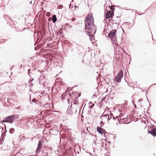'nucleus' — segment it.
<instances>
[{
	"label": "nucleus",
	"mask_w": 156,
	"mask_h": 156,
	"mask_svg": "<svg viewBox=\"0 0 156 156\" xmlns=\"http://www.w3.org/2000/svg\"><path fill=\"white\" fill-rule=\"evenodd\" d=\"M86 33L90 36H92L96 31L95 25H85Z\"/></svg>",
	"instance_id": "1"
},
{
	"label": "nucleus",
	"mask_w": 156,
	"mask_h": 156,
	"mask_svg": "<svg viewBox=\"0 0 156 156\" xmlns=\"http://www.w3.org/2000/svg\"><path fill=\"white\" fill-rule=\"evenodd\" d=\"M85 25H94V18L91 13L88 14L85 18Z\"/></svg>",
	"instance_id": "2"
},
{
	"label": "nucleus",
	"mask_w": 156,
	"mask_h": 156,
	"mask_svg": "<svg viewBox=\"0 0 156 156\" xmlns=\"http://www.w3.org/2000/svg\"><path fill=\"white\" fill-rule=\"evenodd\" d=\"M17 116H18V115H16L9 116L5 118L4 119V120L2 121V122L12 123L13 122L15 117L18 118Z\"/></svg>",
	"instance_id": "3"
},
{
	"label": "nucleus",
	"mask_w": 156,
	"mask_h": 156,
	"mask_svg": "<svg viewBox=\"0 0 156 156\" xmlns=\"http://www.w3.org/2000/svg\"><path fill=\"white\" fill-rule=\"evenodd\" d=\"M123 74L122 71H121L117 75L115 78V80L119 83L121 81L122 78L123 76Z\"/></svg>",
	"instance_id": "4"
},
{
	"label": "nucleus",
	"mask_w": 156,
	"mask_h": 156,
	"mask_svg": "<svg viewBox=\"0 0 156 156\" xmlns=\"http://www.w3.org/2000/svg\"><path fill=\"white\" fill-rule=\"evenodd\" d=\"M126 115H125L124 114H120L119 115V116H116V117L115 118L114 117H113V118L114 119H117L121 120H124L125 119H126Z\"/></svg>",
	"instance_id": "5"
},
{
	"label": "nucleus",
	"mask_w": 156,
	"mask_h": 156,
	"mask_svg": "<svg viewBox=\"0 0 156 156\" xmlns=\"http://www.w3.org/2000/svg\"><path fill=\"white\" fill-rule=\"evenodd\" d=\"M116 30H113L111 31L109 34L108 37H109L112 39L116 36Z\"/></svg>",
	"instance_id": "6"
},
{
	"label": "nucleus",
	"mask_w": 156,
	"mask_h": 156,
	"mask_svg": "<svg viewBox=\"0 0 156 156\" xmlns=\"http://www.w3.org/2000/svg\"><path fill=\"white\" fill-rule=\"evenodd\" d=\"M114 15V12L112 11H108L106 14V18H109L112 17Z\"/></svg>",
	"instance_id": "7"
},
{
	"label": "nucleus",
	"mask_w": 156,
	"mask_h": 156,
	"mask_svg": "<svg viewBox=\"0 0 156 156\" xmlns=\"http://www.w3.org/2000/svg\"><path fill=\"white\" fill-rule=\"evenodd\" d=\"M97 131L100 133L101 135L103 134H105V130L103 129L102 128L99 127H98L97 128Z\"/></svg>",
	"instance_id": "8"
},
{
	"label": "nucleus",
	"mask_w": 156,
	"mask_h": 156,
	"mask_svg": "<svg viewBox=\"0 0 156 156\" xmlns=\"http://www.w3.org/2000/svg\"><path fill=\"white\" fill-rule=\"evenodd\" d=\"M42 143L40 140L38 144L37 147L36 151L37 153H38L40 152V150L42 148Z\"/></svg>",
	"instance_id": "9"
},
{
	"label": "nucleus",
	"mask_w": 156,
	"mask_h": 156,
	"mask_svg": "<svg viewBox=\"0 0 156 156\" xmlns=\"http://www.w3.org/2000/svg\"><path fill=\"white\" fill-rule=\"evenodd\" d=\"M101 118L102 119V120L105 121V120H109L111 118V117L109 118V115H106L101 116Z\"/></svg>",
	"instance_id": "10"
},
{
	"label": "nucleus",
	"mask_w": 156,
	"mask_h": 156,
	"mask_svg": "<svg viewBox=\"0 0 156 156\" xmlns=\"http://www.w3.org/2000/svg\"><path fill=\"white\" fill-rule=\"evenodd\" d=\"M149 133L154 136H156V127H155L151 131L148 130Z\"/></svg>",
	"instance_id": "11"
},
{
	"label": "nucleus",
	"mask_w": 156,
	"mask_h": 156,
	"mask_svg": "<svg viewBox=\"0 0 156 156\" xmlns=\"http://www.w3.org/2000/svg\"><path fill=\"white\" fill-rule=\"evenodd\" d=\"M57 20V18L55 15H54L52 17V21L53 23H55Z\"/></svg>",
	"instance_id": "12"
},
{
	"label": "nucleus",
	"mask_w": 156,
	"mask_h": 156,
	"mask_svg": "<svg viewBox=\"0 0 156 156\" xmlns=\"http://www.w3.org/2000/svg\"><path fill=\"white\" fill-rule=\"evenodd\" d=\"M89 108H92L93 106H94V105H93L92 102H90L89 103Z\"/></svg>",
	"instance_id": "13"
},
{
	"label": "nucleus",
	"mask_w": 156,
	"mask_h": 156,
	"mask_svg": "<svg viewBox=\"0 0 156 156\" xmlns=\"http://www.w3.org/2000/svg\"><path fill=\"white\" fill-rule=\"evenodd\" d=\"M62 32V29H60L59 30L57 33V35H60Z\"/></svg>",
	"instance_id": "14"
},
{
	"label": "nucleus",
	"mask_w": 156,
	"mask_h": 156,
	"mask_svg": "<svg viewBox=\"0 0 156 156\" xmlns=\"http://www.w3.org/2000/svg\"><path fill=\"white\" fill-rule=\"evenodd\" d=\"M66 93H63L62 95V96H61V98H63V99H64V97L65 96V95H66Z\"/></svg>",
	"instance_id": "15"
},
{
	"label": "nucleus",
	"mask_w": 156,
	"mask_h": 156,
	"mask_svg": "<svg viewBox=\"0 0 156 156\" xmlns=\"http://www.w3.org/2000/svg\"><path fill=\"white\" fill-rule=\"evenodd\" d=\"M63 6L62 5H58V9H61L63 8Z\"/></svg>",
	"instance_id": "16"
},
{
	"label": "nucleus",
	"mask_w": 156,
	"mask_h": 156,
	"mask_svg": "<svg viewBox=\"0 0 156 156\" xmlns=\"http://www.w3.org/2000/svg\"><path fill=\"white\" fill-rule=\"evenodd\" d=\"M50 12H47L46 13V15L47 16L49 17V16H50Z\"/></svg>",
	"instance_id": "17"
},
{
	"label": "nucleus",
	"mask_w": 156,
	"mask_h": 156,
	"mask_svg": "<svg viewBox=\"0 0 156 156\" xmlns=\"http://www.w3.org/2000/svg\"><path fill=\"white\" fill-rule=\"evenodd\" d=\"M110 9L112 10H113L115 9L114 7H113V6H111L110 7Z\"/></svg>",
	"instance_id": "18"
},
{
	"label": "nucleus",
	"mask_w": 156,
	"mask_h": 156,
	"mask_svg": "<svg viewBox=\"0 0 156 156\" xmlns=\"http://www.w3.org/2000/svg\"><path fill=\"white\" fill-rule=\"evenodd\" d=\"M100 125H101V126L103 125L104 124V122L102 121H101L100 123Z\"/></svg>",
	"instance_id": "19"
},
{
	"label": "nucleus",
	"mask_w": 156,
	"mask_h": 156,
	"mask_svg": "<svg viewBox=\"0 0 156 156\" xmlns=\"http://www.w3.org/2000/svg\"><path fill=\"white\" fill-rule=\"evenodd\" d=\"M32 101L34 102H35L36 101V100L35 98L33 99L32 100Z\"/></svg>",
	"instance_id": "20"
},
{
	"label": "nucleus",
	"mask_w": 156,
	"mask_h": 156,
	"mask_svg": "<svg viewBox=\"0 0 156 156\" xmlns=\"http://www.w3.org/2000/svg\"><path fill=\"white\" fill-rule=\"evenodd\" d=\"M75 20H76V18H73L72 19V21H75Z\"/></svg>",
	"instance_id": "21"
},
{
	"label": "nucleus",
	"mask_w": 156,
	"mask_h": 156,
	"mask_svg": "<svg viewBox=\"0 0 156 156\" xmlns=\"http://www.w3.org/2000/svg\"><path fill=\"white\" fill-rule=\"evenodd\" d=\"M77 147V146L76 145H75L74 146V150L75 151V149H76V148Z\"/></svg>",
	"instance_id": "22"
},
{
	"label": "nucleus",
	"mask_w": 156,
	"mask_h": 156,
	"mask_svg": "<svg viewBox=\"0 0 156 156\" xmlns=\"http://www.w3.org/2000/svg\"><path fill=\"white\" fill-rule=\"evenodd\" d=\"M122 122H120V121L119 122L120 123H122Z\"/></svg>",
	"instance_id": "23"
},
{
	"label": "nucleus",
	"mask_w": 156,
	"mask_h": 156,
	"mask_svg": "<svg viewBox=\"0 0 156 156\" xmlns=\"http://www.w3.org/2000/svg\"><path fill=\"white\" fill-rule=\"evenodd\" d=\"M80 95H81V94H79L78 95V97H80Z\"/></svg>",
	"instance_id": "24"
},
{
	"label": "nucleus",
	"mask_w": 156,
	"mask_h": 156,
	"mask_svg": "<svg viewBox=\"0 0 156 156\" xmlns=\"http://www.w3.org/2000/svg\"><path fill=\"white\" fill-rule=\"evenodd\" d=\"M22 65H21V66H20V67L21 68H22Z\"/></svg>",
	"instance_id": "25"
}]
</instances>
